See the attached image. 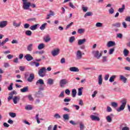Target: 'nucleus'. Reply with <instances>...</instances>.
<instances>
[{
    "mask_svg": "<svg viewBox=\"0 0 130 130\" xmlns=\"http://www.w3.org/2000/svg\"><path fill=\"white\" fill-rule=\"evenodd\" d=\"M23 6L22 8L23 10H29V8L31 7V8H36V5L33 4H31V3L28 2V0H22Z\"/></svg>",
    "mask_w": 130,
    "mask_h": 130,
    "instance_id": "nucleus-1",
    "label": "nucleus"
},
{
    "mask_svg": "<svg viewBox=\"0 0 130 130\" xmlns=\"http://www.w3.org/2000/svg\"><path fill=\"white\" fill-rule=\"evenodd\" d=\"M127 101L126 99H123L121 101V105L120 106L119 108L116 109V111L118 112H120V111H122L125 108V106H126Z\"/></svg>",
    "mask_w": 130,
    "mask_h": 130,
    "instance_id": "nucleus-2",
    "label": "nucleus"
},
{
    "mask_svg": "<svg viewBox=\"0 0 130 130\" xmlns=\"http://www.w3.org/2000/svg\"><path fill=\"white\" fill-rule=\"evenodd\" d=\"M92 54H93V56L95 57V58L100 59V57H101L103 54V51H101L100 52H99L98 50L93 51H92Z\"/></svg>",
    "mask_w": 130,
    "mask_h": 130,
    "instance_id": "nucleus-3",
    "label": "nucleus"
},
{
    "mask_svg": "<svg viewBox=\"0 0 130 130\" xmlns=\"http://www.w3.org/2000/svg\"><path fill=\"white\" fill-rule=\"evenodd\" d=\"M45 73H46V68L42 67L38 72L40 77H45Z\"/></svg>",
    "mask_w": 130,
    "mask_h": 130,
    "instance_id": "nucleus-4",
    "label": "nucleus"
},
{
    "mask_svg": "<svg viewBox=\"0 0 130 130\" xmlns=\"http://www.w3.org/2000/svg\"><path fill=\"white\" fill-rule=\"evenodd\" d=\"M68 83H69V81H68L66 79H63L60 81L59 84L60 87H63V86H64V85H67Z\"/></svg>",
    "mask_w": 130,
    "mask_h": 130,
    "instance_id": "nucleus-5",
    "label": "nucleus"
},
{
    "mask_svg": "<svg viewBox=\"0 0 130 130\" xmlns=\"http://www.w3.org/2000/svg\"><path fill=\"white\" fill-rule=\"evenodd\" d=\"M59 49H55L52 51L51 53L53 56H56V55H58V54H59Z\"/></svg>",
    "mask_w": 130,
    "mask_h": 130,
    "instance_id": "nucleus-6",
    "label": "nucleus"
},
{
    "mask_svg": "<svg viewBox=\"0 0 130 130\" xmlns=\"http://www.w3.org/2000/svg\"><path fill=\"white\" fill-rule=\"evenodd\" d=\"M24 58H25L27 61H30V60H33V59H34L32 55H30L29 54H27L26 55H25Z\"/></svg>",
    "mask_w": 130,
    "mask_h": 130,
    "instance_id": "nucleus-7",
    "label": "nucleus"
},
{
    "mask_svg": "<svg viewBox=\"0 0 130 130\" xmlns=\"http://www.w3.org/2000/svg\"><path fill=\"white\" fill-rule=\"evenodd\" d=\"M20 99L21 98L20 97V96H15L13 98V103H14V104H17V103H18V102L20 101Z\"/></svg>",
    "mask_w": 130,
    "mask_h": 130,
    "instance_id": "nucleus-8",
    "label": "nucleus"
},
{
    "mask_svg": "<svg viewBox=\"0 0 130 130\" xmlns=\"http://www.w3.org/2000/svg\"><path fill=\"white\" fill-rule=\"evenodd\" d=\"M8 25V21L4 20L0 22V28H5Z\"/></svg>",
    "mask_w": 130,
    "mask_h": 130,
    "instance_id": "nucleus-9",
    "label": "nucleus"
},
{
    "mask_svg": "<svg viewBox=\"0 0 130 130\" xmlns=\"http://www.w3.org/2000/svg\"><path fill=\"white\" fill-rule=\"evenodd\" d=\"M115 42H113L112 41H109L107 44V47H112V46H115Z\"/></svg>",
    "mask_w": 130,
    "mask_h": 130,
    "instance_id": "nucleus-10",
    "label": "nucleus"
},
{
    "mask_svg": "<svg viewBox=\"0 0 130 130\" xmlns=\"http://www.w3.org/2000/svg\"><path fill=\"white\" fill-rule=\"evenodd\" d=\"M76 56L78 59H81V58L83 57V56L82 55V52L80 50H78L77 51Z\"/></svg>",
    "mask_w": 130,
    "mask_h": 130,
    "instance_id": "nucleus-11",
    "label": "nucleus"
},
{
    "mask_svg": "<svg viewBox=\"0 0 130 130\" xmlns=\"http://www.w3.org/2000/svg\"><path fill=\"white\" fill-rule=\"evenodd\" d=\"M69 71H70V72H74L75 73H77L78 72H79V68H77V67H71L69 69Z\"/></svg>",
    "mask_w": 130,
    "mask_h": 130,
    "instance_id": "nucleus-12",
    "label": "nucleus"
},
{
    "mask_svg": "<svg viewBox=\"0 0 130 130\" xmlns=\"http://www.w3.org/2000/svg\"><path fill=\"white\" fill-rule=\"evenodd\" d=\"M8 41H9V38H6L5 40L4 41H3L2 42L0 40V47L1 46H4V45L6 43H7V42H8Z\"/></svg>",
    "mask_w": 130,
    "mask_h": 130,
    "instance_id": "nucleus-13",
    "label": "nucleus"
},
{
    "mask_svg": "<svg viewBox=\"0 0 130 130\" xmlns=\"http://www.w3.org/2000/svg\"><path fill=\"white\" fill-rule=\"evenodd\" d=\"M90 118L91 120H97V121H99V120H100V118L99 117L93 115L90 116Z\"/></svg>",
    "mask_w": 130,
    "mask_h": 130,
    "instance_id": "nucleus-14",
    "label": "nucleus"
},
{
    "mask_svg": "<svg viewBox=\"0 0 130 130\" xmlns=\"http://www.w3.org/2000/svg\"><path fill=\"white\" fill-rule=\"evenodd\" d=\"M34 78H35V77L34 76V74H30L29 75V77L27 79V81L28 82H32V81H33V80H34Z\"/></svg>",
    "mask_w": 130,
    "mask_h": 130,
    "instance_id": "nucleus-15",
    "label": "nucleus"
},
{
    "mask_svg": "<svg viewBox=\"0 0 130 130\" xmlns=\"http://www.w3.org/2000/svg\"><path fill=\"white\" fill-rule=\"evenodd\" d=\"M86 39H80L78 40V45H82V44H84L86 42Z\"/></svg>",
    "mask_w": 130,
    "mask_h": 130,
    "instance_id": "nucleus-16",
    "label": "nucleus"
},
{
    "mask_svg": "<svg viewBox=\"0 0 130 130\" xmlns=\"http://www.w3.org/2000/svg\"><path fill=\"white\" fill-rule=\"evenodd\" d=\"M120 81H123V83H126V81L127 80V79L125 78V77L123 76L122 75H120Z\"/></svg>",
    "mask_w": 130,
    "mask_h": 130,
    "instance_id": "nucleus-17",
    "label": "nucleus"
},
{
    "mask_svg": "<svg viewBox=\"0 0 130 130\" xmlns=\"http://www.w3.org/2000/svg\"><path fill=\"white\" fill-rule=\"evenodd\" d=\"M44 81L42 79H39L36 82V85L38 86V85H44Z\"/></svg>",
    "mask_w": 130,
    "mask_h": 130,
    "instance_id": "nucleus-18",
    "label": "nucleus"
},
{
    "mask_svg": "<svg viewBox=\"0 0 130 130\" xmlns=\"http://www.w3.org/2000/svg\"><path fill=\"white\" fill-rule=\"evenodd\" d=\"M103 82V79H102V75H100L99 76V85H102V82Z\"/></svg>",
    "mask_w": 130,
    "mask_h": 130,
    "instance_id": "nucleus-19",
    "label": "nucleus"
},
{
    "mask_svg": "<svg viewBox=\"0 0 130 130\" xmlns=\"http://www.w3.org/2000/svg\"><path fill=\"white\" fill-rule=\"evenodd\" d=\"M38 25H39V24H37L32 25L29 27V29L30 30H32V31H34V30H36V29H37V28L38 27Z\"/></svg>",
    "mask_w": 130,
    "mask_h": 130,
    "instance_id": "nucleus-20",
    "label": "nucleus"
},
{
    "mask_svg": "<svg viewBox=\"0 0 130 130\" xmlns=\"http://www.w3.org/2000/svg\"><path fill=\"white\" fill-rule=\"evenodd\" d=\"M106 119L108 122H112V118L109 115L106 116Z\"/></svg>",
    "mask_w": 130,
    "mask_h": 130,
    "instance_id": "nucleus-21",
    "label": "nucleus"
},
{
    "mask_svg": "<svg viewBox=\"0 0 130 130\" xmlns=\"http://www.w3.org/2000/svg\"><path fill=\"white\" fill-rule=\"evenodd\" d=\"M125 9V5L123 4L122 6V8L119 9L118 12H119V13H123V11H124Z\"/></svg>",
    "mask_w": 130,
    "mask_h": 130,
    "instance_id": "nucleus-22",
    "label": "nucleus"
},
{
    "mask_svg": "<svg viewBox=\"0 0 130 130\" xmlns=\"http://www.w3.org/2000/svg\"><path fill=\"white\" fill-rule=\"evenodd\" d=\"M21 92L22 93H25L26 92H28V86H26L23 87V88L20 89Z\"/></svg>",
    "mask_w": 130,
    "mask_h": 130,
    "instance_id": "nucleus-23",
    "label": "nucleus"
},
{
    "mask_svg": "<svg viewBox=\"0 0 130 130\" xmlns=\"http://www.w3.org/2000/svg\"><path fill=\"white\" fill-rule=\"evenodd\" d=\"M63 118L65 120H69L70 119V116H69V114H64L63 115Z\"/></svg>",
    "mask_w": 130,
    "mask_h": 130,
    "instance_id": "nucleus-24",
    "label": "nucleus"
},
{
    "mask_svg": "<svg viewBox=\"0 0 130 130\" xmlns=\"http://www.w3.org/2000/svg\"><path fill=\"white\" fill-rule=\"evenodd\" d=\"M115 78H116V76L115 75H113L112 76L110 79H109V82L110 83H112L113 82H114V79H115Z\"/></svg>",
    "mask_w": 130,
    "mask_h": 130,
    "instance_id": "nucleus-25",
    "label": "nucleus"
},
{
    "mask_svg": "<svg viewBox=\"0 0 130 130\" xmlns=\"http://www.w3.org/2000/svg\"><path fill=\"white\" fill-rule=\"evenodd\" d=\"M72 95L73 98H75V97H76V95H77V90L76 89H74L72 90Z\"/></svg>",
    "mask_w": 130,
    "mask_h": 130,
    "instance_id": "nucleus-26",
    "label": "nucleus"
},
{
    "mask_svg": "<svg viewBox=\"0 0 130 130\" xmlns=\"http://www.w3.org/2000/svg\"><path fill=\"white\" fill-rule=\"evenodd\" d=\"M50 37L49 36H47L46 38H44V40L45 42H49L50 41Z\"/></svg>",
    "mask_w": 130,
    "mask_h": 130,
    "instance_id": "nucleus-27",
    "label": "nucleus"
},
{
    "mask_svg": "<svg viewBox=\"0 0 130 130\" xmlns=\"http://www.w3.org/2000/svg\"><path fill=\"white\" fill-rule=\"evenodd\" d=\"M47 83L49 85H52L53 84V82H54V80L53 79L49 78L47 80Z\"/></svg>",
    "mask_w": 130,
    "mask_h": 130,
    "instance_id": "nucleus-28",
    "label": "nucleus"
},
{
    "mask_svg": "<svg viewBox=\"0 0 130 130\" xmlns=\"http://www.w3.org/2000/svg\"><path fill=\"white\" fill-rule=\"evenodd\" d=\"M30 66H34V64H35L36 67L37 68H38V66H40V63H38V62H36L35 61H33V62H31L30 63Z\"/></svg>",
    "mask_w": 130,
    "mask_h": 130,
    "instance_id": "nucleus-29",
    "label": "nucleus"
},
{
    "mask_svg": "<svg viewBox=\"0 0 130 130\" xmlns=\"http://www.w3.org/2000/svg\"><path fill=\"white\" fill-rule=\"evenodd\" d=\"M13 26H14L15 27H20V26H21V22H20L19 23H17L16 22V21L14 20L13 21Z\"/></svg>",
    "mask_w": 130,
    "mask_h": 130,
    "instance_id": "nucleus-30",
    "label": "nucleus"
},
{
    "mask_svg": "<svg viewBox=\"0 0 130 130\" xmlns=\"http://www.w3.org/2000/svg\"><path fill=\"white\" fill-rule=\"evenodd\" d=\"M33 46V44H30L28 46H27V50L28 51H32V50L33 49L32 47Z\"/></svg>",
    "mask_w": 130,
    "mask_h": 130,
    "instance_id": "nucleus-31",
    "label": "nucleus"
},
{
    "mask_svg": "<svg viewBox=\"0 0 130 130\" xmlns=\"http://www.w3.org/2000/svg\"><path fill=\"white\" fill-rule=\"evenodd\" d=\"M46 25H47V23H45L44 24H43L40 27V29L41 30H44V29H45V27H46Z\"/></svg>",
    "mask_w": 130,
    "mask_h": 130,
    "instance_id": "nucleus-32",
    "label": "nucleus"
},
{
    "mask_svg": "<svg viewBox=\"0 0 130 130\" xmlns=\"http://www.w3.org/2000/svg\"><path fill=\"white\" fill-rule=\"evenodd\" d=\"M82 90H83V87H81L78 89V96H81L82 94H83V91H82Z\"/></svg>",
    "mask_w": 130,
    "mask_h": 130,
    "instance_id": "nucleus-33",
    "label": "nucleus"
},
{
    "mask_svg": "<svg viewBox=\"0 0 130 130\" xmlns=\"http://www.w3.org/2000/svg\"><path fill=\"white\" fill-rule=\"evenodd\" d=\"M79 127L80 130H84L85 128V125L83 124L82 122L79 123Z\"/></svg>",
    "mask_w": 130,
    "mask_h": 130,
    "instance_id": "nucleus-34",
    "label": "nucleus"
},
{
    "mask_svg": "<svg viewBox=\"0 0 130 130\" xmlns=\"http://www.w3.org/2000/svg\"><path fill=\"white\" fill-rule=\"evenodd\" d=\"M38 48L39 50L43 49V48H44V44L42 43V44H39L38 47Z\"/></svg>",
    "mask_w": 130,
    "mask_h": 130,
    "instance_id": "nucleus-35",
    "label": "nucleus"
},
{
    "mask_svg": "<svg viewBox=\"0 0 130 130\" xmlns=\"http://www.w3.org/2000/svg\"><path fill=\"white\" fill-rule=\"evenodd\" d=\"M120 23L117 22L116 23L113 24L112 26L113 27H117V28H119V27H120Z\"/></svg>",
    "mask_w": 130,
    "mask_h": 130,
    "instance_id": "nucleus-36",
    "label": "nucleus"
},
{
    "mask_svg": "<svg viewBox=\"0 0 130 130\" xmlns=\"http://www.w3.org/2000/svg\"><path fill=\"white\" fill-rule=\"evenodd\" d=\"M78 32L79 34H82V33H84L85 32V29L84 28H79L78 30Z\"/></svg>",
    "mask_w": 130,
    "mask_h": 130,
    "instance_id": "nucleus-37",
    "label": "nucleus"
},
{
    "mask_svg": "<svg viewBox=\"0 0 130 130\" xmlns=\"http://www.w3.org/2000/svg\"><path fill=\"white\" fill-rule=\"evenodd\" d=\"M25 34L27 36H31V35H32V31H31V30H26L25 31Z\"/></svg>",
    "mask_w": 130,
    "mask_h": 130,
    "instance_id": "nucleus-38",
    "label": "nucleus"
},
{
    "mask_svg": "<svg viewBox=\"0 0 130 130\" xmlns=\"http://www.w3.org/2000/svg\"><path fill=\"white\" fill-rule=\"evenodd\" d=\"M13 86H14V83H11L8 88L9 91H12V90H13Z\"/></svg>",
    "mask_w": 130,
    "mask_h": 130,
    "instance_id": "nucleus-39",
    "label": "nucleus"
},
{
    "mask_svg": "<svg viewBox=\"0 0 130 130\" xmlns=\"http://www.w3.org/2000/svg\"><path fill=\"white\" fill-rule=\"evenodd\" d=\"M128 53H129V52L128 51V50L126 49L124 50L123 54L125 56H127V55H128Z\"/></svg>",
    "mask_w": 130,
    "mask_h": 130,
    "instance_id": "nucleus-40",
    "label": "nucleus"
},
{
    "mask_svg": "<svg viewBox=\"0 0 130 130\" xmlns=\"http://www.w3.org/2000/svg\"><path fill=\"white\" fill-rule=\"evenodd\" d=\"M9 115L11 116V117H13V118L16 117V115L15 113L10 112L9 113Z\"/></svg>",
    "mask_w": 130,
    "mask_h": 130,
    "instance_id": "nucleus-41",
    "label": "nucleus"
},
{
    "mask_svg": "<svg viewBox=\"0 0 130 130\" xmlns=\"http://www.w3.org/2000/svg\"><path fill=\"white\" fill-rule=\"evenodd\" d=\"M96 27H103V24L101 22H97L95 24Z\"/></svg>",
    "mask_w": 130,
    "mask_h": 130,
    "instance_id": "nucleus-42",
    "label": "nucleus"
},
{
    "mask_svg": "<svg viewBox=\"0 0 130 130\" xmlns=\"http://www.w3.org/2000/svg\"><path fill=\"white\" fill-rule=\"evenodd\" d=\"M58 97L59 98H63L64 97V91H61Z\"/></svg>",
    "mask_w": 130,
    "mask_h": 130,
    "instance_id": "nucleus-43",
    "label": "nucleus"
},
{
    "mask_svg": "<svg viewBox=\"0 0 130 130\" xmlns=\"http://www.w3.org/2000/svg\"><path fill=\"white\" fill-rule=\"evenodd\" d=\"M109 14H111V15H112V14H113V13H114V9H113V7H111L110 8V9L109 10Z\"/></svg>",
    "mask_w": 130,
    "mask_h": 130,
    "instance_id": "nucleus-44",
    "label": "nucleus"
},
{
    "mask_svg": "<svg viewBox=\"0 0 130 130\" xmlns=\"http://www.w3.org/2000/svg\"><path fill=\"white\" fill-rule=\"evenodd\" d=\"M92 12H87L85 14V15H84V17H85V18H86L87 16H92Z\"/></svg>",
    "mask_w": 130,
    "mask_h": 130,
    "instance_id": "nucleus-45",
    "label": "nucleus"
},
{
    "mask_svg": "<svg viewBox=\"0 0 130 130\" xmlns=\"http://www.w3.org/2000/svg\"><path fill=\"white\" fill-rule=\"evenodd\" d=\"M111 105L112 107H114V108H116V107H117V104L116 102L112 103Z\"/></svg>",
    "mask_w": 130,
    "mask_h": 130,
    "instance_id": "nucleus-46",
    "label": "nucleus"
},
{
    "mask_svg": "<svg viewBox=\"0 0 130 130\" xmlns=\"http://www.w3.org/2000/svg\"><path fill=\"white\" fill-rule=\"evenodd\" d=\"M25 109L26 110H32V107L30 105H27L25 107Z\"/></svg>",
    "mask_w": 130,
    "mask_h": 130,
    "instance_id": "nucleus-47",
    "label": "nucleus"
},
{
    "mask_svg": "<svg viewBox=\"0 0 130 130\" xmlns=\"http://www.w3.org/2000/svg\"><path fill=\"white\" fill-rule=\"evenodd\" d=\"M39 114H37V115L36 116V118L37 119V121L38 123H40V120H39Z\"/></svg>",
    "mask_w": 130,
    "mask_h": 130,
    "instance_id": "nucleus-48",
    "label": "nucleus"
},
{
    "mask_svg": "<svg viewBox=\"0 0 130 130\" xmlns=\"http://www.w3.org/2000/svg\"><path fill=\"white\" fill-rule=\"evenodd\" d=\"M74 40H75V37L74 36L71 37L69 40V42H71V43H73Z\"/></svg>",
    "mask_w": 130,
    "mask_h": 130,
    "instance_id": "nucleus-49",
    "label": "nucleus"
},
{
    "mask_svg": "<svg viewBox=\"0 0 130 130\" xmlns=\"http://www.w3.org/2000/svg\"><path fill=\"white\" fill-rule=\"evenodd\" d=\"M17 91L13 90L11 93L9 94L10 96H13V95H17Z\"/></svg>",
    "mask_w": 130,
    "mask_h": 130,
    "instance_id": "nucleus-50",
    "label": "nucleus"
},
{
    "mask_svg": "<svg viewBox=\"0 0 130 130\" xmlns=\"http://www.w3.org/2000/svg\"><path fill=\"white\" fill-rule=\"evenodd\" d=\"M54 117H55L56 119H59V118H60V115H59L58 113H56L54 115Z\"/></svg>",
    "mask_w": 130,
    "mask_h": 130,
    "instance_id": "nucleus-51",
    "label": "nucleus"
},
{
    "mask_svg": "<svg viewBox=\"0 0 130 130\" xmlns=\"http://www.w3.org/2000/svg\"><path fill=\"white\" fill-rule=\"evenodd\" d=\"M69 6L70 7V8H72V9H76L75 6H74V4H73V3H72L71 2L69 3Z\"/></svg>",
    "mask_w": 130,
    "mask_h": 130,
    "instance_id": "nucleus-52",
    "label": "nucleus"
},
{
    "mask_svg": "<svg viewBox=\"0 0 130 130\" xmlns=\"http://www.w3.org/2000/svg\"><path fill=\"white\" fill-rule=\"evenodd\" d=\"M28 99L30 101H33L34 100L33 97H32V95L31 94L28 95Z\"/></svg>",
    "mask_w": 130,
    "mask_h": 130,
    "instance_id": "nucleus-53",
    "label": "nucleus"
},
{
    "mask_svg": "<svg viewBox=\"0 0 130 130\" xmlns=\"http://www.w3.org/2000/svg\"><path fill=\"white\" fill-rule=\"evenodd\" d=\"M74 24V22H71L69 24L67 25L66 26V29H69L70 27H71L72 26V25H73Z\"/></svg>",
    "mask_w": 130,
    "mask_h": 130,
    "instance_id": "nucleus-54",
    "label": "nucleus"
},
{
    "mask_svg": "<svg viewBox=\"0 0 130 130\" xmlns=\"http://www.w3.org/2000/svg\"><path fill=\"white\" fill-rule=\"evenodd\" d=\"M19 70L21 72H24V71H25V67H24V66H20Z\"/></svg>",
    "mask_w": 130,
    "mask_h": 130,
    "instance_id": "nucleus-55",
    "label": "nucleus"
},
{
    "mask_svg": "<svg viewBox=\"0 0 130 130\" xmlns=\"http://www.w3.org/2000/svg\"><path fill=\"white\" fill-rule=\"evenodd\" d=\"M29 27H30V25L28 23H25L24 25V27L25 28V29H28V28H29Z\"/></svg>",
    "mask_w": 130,
    "mask_h": 130,
    "instance_id": "nucleus-56",
    "label": "nucleus"
},
{
    "mask_svg": "<svg viewBox=\"0 0 130 130\" xmlns=\"http://www.w3.org/2000/svg\"><path fill=\"white\" fill-rule=\"evenodd\" d=\"M106 61H107V56H103V62H106Z\"/></svg>",
    "mask_w": 130,
    "mask_h": 130,
    "instance_id": "nucleus-57",
    "label": "nucleus"
},
{
    "mask_svg": "<svg viewBox=\"0 0 130 130\" xmlns=\"http://www.w3.org/2000/svg\"><path fill=\"white\" fill-rule=\"evenodd\" d=\"M66 94H67V95H70L71 94V91H70V89H67L65 90Z\"/></svg>",
    "mask_w": 130,
    "mask_h": 130,
    "instance_id": "nucleus-58",
    "label": "nucleus"
},
{
    "mask_svg": "<svg viewBox=\"0 0 130 130\" xmlns=\"http://www.w3.org/2000/svg\"><path fill=\"white\" fill-rule=\"evenodd\" d=\"M114 52V48H111L109 50V54H112Z\"/></svg>",
    "mask_w": 130,
    "mask_h": 130,
    "instance_id": "nucleus-59",
    "label": "nucleus"
},
{
    "mask_svg": "<svg viewBox=\"0 0 130 130\" xmlns=\"http://www.w3.org/2000/svg\"><path fill=\"white\" fill-rule=\"evenodd\" d=\"M107 112H111V111H112V109H111L110 107H107Z\"/></svg>",
    "mask_w": 130,
    "mask_h": 130,
    "instance_id": "nucleus-60",
    "label": "nucleus"
},
{
    "mask_svg": "<svg viewBox=\"0 0 130 130\" xmlns=\"http://www.w3.org/2000/svg\"><path fill=\"white\" fill-rule=\"evenodd\" d=\"M19 59L18 58H15L13 60V62H15V63H18L19 62Z\"/></svg>",
    "mask_w": 130,
    "mask_h": 130,
    "instance_id": "nucleus-61",
    "label": "nucleus"
},
{
    "mask_svg": "<svg viewBox=\"0 0 130 130\" xmlns=\"http://www.w3.org/2000/svg\"><path fill=\"white\" fill-rule=\"evenodd\" d=\"M117 37H118V38H120V39H121V38H122V34H117Z\"/></svg>",
    "mask_w": 130,
    "mask_h": 130,
    "instance_id": "nucleus-62",
    "label": "nucleus"
},
{
    "mask_svg": "<svg viewBox=\"0 0 130 130\" xmlns=\"http://www.w3.org/2000/svg\"><path fill=\"white\" fill-rule=\"evenodd\" d=\"M125 20L126 22H130V17L129 16H126V18L125 19Z\"/></svg>",
    "mask_w": 130,
    "mask_h": 130,
    "instance_id": "nucleus-63",
    "label": "nucleus"
},
{
    "mask_svg": "<svg viewBox=\"0 0 130 130\" xmlns=\"http://www.w3.org/2000/svg\"><path fill=\"white\" fill-rule=\"evenodd\" d=\"M122 130H129V127L127 126H125L122 128Z\"/></svg>",
    "mask_w": 130,
    "mask_h": 130,
    "instance_id": "nucleus-64",
    "label": "nucleus"
}]
</instances>
